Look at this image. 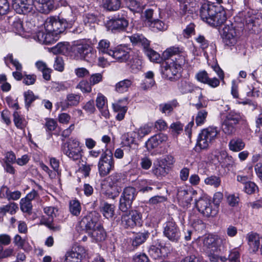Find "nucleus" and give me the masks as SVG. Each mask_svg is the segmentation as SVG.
Listing matches in <instances>:
<instances>
[{
  "mask_svg": "<svg viewBox=\"0 0 262 262\" xmlns=\"http://www.w3.org/2000/svg\"><path fill=\"white\" fill-rule=\"evenodd\" d=\"M224 240L217 235L208 234L202 239L203 249L206 252H219Z\"/></svg>",
  "mask_w": 262,
  "mask_h": 262,
  "instance_id": "nucleus-9",
  "label": "nucleus"
},
{
  "mask_svg": "<svg viewBox=\"0 0 262 262\" xmlns=\"http://www.w3.org/2000/svg\"><path fill=\"white\" fill-rule=\"evenodd\" d=\"M178 104V103L177 101H173L170 103L160 104V110L163 113H170Z\"/></svg>",
  "mask_w": 262,
  "mask_h": 262,
  "instance_id": "nucleus-47",
  "label": "nucleus"
},
{
  "mask_svg": "<svg viewBox=\"0 0 262 262\" xmlns=\"http://www.w3.org/2000/svg\"><path fill=\"white\" fill-rule=\"evenodd\" d=\"M81 207L80 202L76 200H73L69 202V211L75 216H78L81 212Z\"/></svg>",
  "mask_w": 262,
  "mask_h": 262,
  "instance_id": "nucleus-41",
  "label": "nucleus"
},
{
  "mask_svg": "<svg viewBox=\"0 0 262 262\" xmlns=\"http://www.w3.org/2000/svg\"><path fill=\"white\" fill-rule=\"evenodd\" d=\"M18 207L14 203H10L7 205H5L2 207L0 208V212L6 213V212H9L11 214H13L15 213L16 209Z\"/></svg>",
  "mask_w": 262,
  "mask_h": 262,
  "instance_id": "nucleus-57",
  "label": "nucleus"
},
{
  "mask_svg": "<svg viewBox=\"0 0 262 262\" xmlns=\"http://www.w3.org/2000/svg\"><path fill=\"white\" fill-rule=\"evenodd\" d=\"M155 183L151 180H142L139 182V190L143 193L150 191L153 189L152 186H155Z\"/></svg>",
  "mask_w": 262,
  "mask_h": 262,
  "instance_id": "nucleus-39",
  "label": "nucleus"
},
{
  "mask_svg": "<svg viewBox=\"0 0 262 262\" xmlns=\"http://www.w3.org/2000/svg\"><path fill=\"white\" fill-rule=\"evenodd\" d=\"M109 186L113 191L107 190L108 196L115 199L118 196L124 183L123 176L120 173H114L109 177Z\"/></svg>",
  "mask_w": 262,
  "mask_h": 262,
  "instance_id": "nucleus-7",
  "label": "nucleus"
},
{
  "mask_svg": "<svg viewBox=\"0 0 262 262\" xmlns=\"http://www.w3.org/2000/svg\"><path fill=\"white\" fill-rule=\"evenodd\" d=\"M166 139V137L162 134H157L151 137L146 143V146L148 150H151L157 147Z\"/></svg>",
  "mask_w": 262,
  "mask_h": 262,
  "instance_id": "nucleus-27",
  "label": "nucleus"
},
{
  "mask_svg": "<svg viewBox=\"0 0 262 262\" xmlns=\"http://www.w3.org/2000/svg\"><path fill=\"white\" fill-rule=\"evenodd\" d=\"M246 25L252 33H258L262 30V17H247Z\"/></svg>",
  "mask_w": 262,
  "mask_h": 262,
  "instance_id": "nucleus-24",
  "label": "nucleus"
},
{
  "mask_svg": "<svg viewBox=\"0 0 262 262\" xmlns=\"http://www.w3.org/2000/svg\"><path fill=\"white\" fill-rule=\"evenodd\" d=\"M103 215L107 219L112 218L115 214V206L105 203L102 207Z\"/></svg>",
  "mask_w": 262,
  "mask_h": 262,
  "instance_id": "nucleus-44",
  "label": "nucleus"
},
{
  "mask_svg": "<svg viewBox=\"0 0 262 262\" xmlns=\"http://www.w3.org/2000/svg\"><path fill=\"white\" fill-rule=\"evenodd\" d=\"M121 0H102V7L108 11H115L121 7Z\"/></svg>",
  "mask_w": 262,
  "mask_h": 262,
  "instance_id": "nucleus-30",
  "label": "nucleus"
},
{
  "mask_svg": "<svg viewBox=\"0 0 262 262\" xmlns=\"http://www.w3.org/2000/svg\"><path fill=\"white\" fill-rule=\"evenodd\" d=\"M133 260L134 262H150L145 253L136 254L133 257Z\"/></svg>",
  "mask_w": 262,
  "mask_h": 262,
  "instance_id": "nucleus-64",
  "label": "nucleus"
},
{
  "mask_svg": "<svg viewBox=\"0 0 262 262\" xmlns=\"http://www.w3.org/2000/svg\"><path fill=\"white\" fill-rule=\"evenodd\" d=\"M183 49L178 47H171L167 49L163 53L164 58L170 60L178 54L182 53Z\"/></svg>",
  "mask_w": 262,
  "mask_h": 262,
  "instance_id": "nucleus-37",
  "label": "nucleus"
},
{
  "mask_svg": "<svg viewBox=\"0 0 262 262\" xmlns=\"http://www.w3.org/2000/svg\"><path fill=\"white\" fill-rule=\"evenodd\" d=\"M149 235V233L147 231L136 233L132 239V246L135 248H137L146 241Z\"/></svg>",
  "mask_w": 262,
  "mask_h": 262,
  "instance_id": "nucleus-31",
  "label": "nucleus"
},
{
  "mask_svg": "<svg viewBox=\"0 0 262 262\" xmlns=\"http://www.w3.org/2000/svg\"><path fill=\"white\" fill-rule=\"evenodd\" d=\"M223 40L226 46H234L237 41V33L231 25H227L223 29Z\"/></svg>",
  "mask_w": 262,
  "mask_h": 262,
  "instance_id": "nucleus-14",
  "label": "nucleus"
},
{
  "mask_svg": "<svg viewBox=\"0 0 262 262\" xmlns=\"http://www.w3.org/2000/svg\"><path fill=\"white\" fill-rule=\"evenodd\" d=\"M73 49L76 56L87 61H90L94 55L92 48L87 43L76 45Z\"/></svg>",
  "mask_w": 262,
  "mask_h": 262,
  "instance_id": "nucleus-11",
  "label": "nucleus"
},
{
  "mask_svg": "<svg viewBox=\"0 0 262 262\" xmlns=\"http://www.w3.org/2000/svg\"><path fill=\"white\" fill-rule=\"evenodd\" d=\"M163 229L164 236L170 242L173 243L179 242L181 237L180 230L172 219H170L163 224Z\"/></svg>",
  "mask_w": 262,
  "mask_h": 262,
  "instance_id": "nucleus-5",
  "label": "nucleus"
},
{
  "mask_svg": "<svg viewBox=\"0 0 262 262\" xmlns=\"http://www.w3.org/2000/svg\"><path fill=\"white\" fill-rule=\"evenodd\" d=\"M137 192L133 187L124 188L120 198L119 209L122 212L128 211L131 207L133 202L135 199Z\"/></svg>",
  "mask_w": 262,
  "mask_h": 262,
  "instance_id": "nucleus-8",
  "label": "nucleus"
},
{
  "mask_svg": "<svg viewBox=\"0 0 262 262\" xmlns=\"http://www.w3.org/2000/svg\"><path fill=\"white\" fill-rule=\"evenodd\" d=\"M46 32V38H45L44 43L46 45H50L55 43L59 39V36L54 32Z\"/></svg>",
  "mask_w": 262,
  "mask_h": 262,
  "instance_id": "nucleus-46",
  "label": "nucleus"
},
{
  "mask_svg": "<svg viewBox=\"0 0 262 262\" xmlns=\"http://www.w3.org/2000/svg\"><path fill=\"white\" fill-rule=\"evenodd\" d=\"M98 171L101 177L107 176L114 168V161L112 154L103 153L98 164Z\"/></svg>",
  "mask_w": 262,
  "mask_h": 262,
  "instance_id": "nucleus-10",
  "label": "nucleus"
},
{
  "mask_svg": "<svg viewBox=\"0 0 262 262\" xmlns=\"http://www.w3.org/2000/svg\"><path fill=\"white\" fill-rule=\"evenodd\" d=\"M13 121L16 127L19 129H24L26 125V121L17 111H15L13 114Z\"/></svg>",
  "mask_w": 262,
  "mask_h": 262,
  "instance_id": "nucleus-42",
  "label": "nucleus"
},
{
  "mask_svg": "<svg viewBox=\"0 0 262 262\" xmlns=\"http://www.w3.org/2000/svg\"><path fill=\"white\" fill-rule=\"evenodd\" d=\"M181 69L180 67L176 66L174 62L168 60L163 64L161 72L165 78L171 79L179 73Z\"/></svg>",
  "mask_w": 262,
  "mask_h": 262,
  "instance_id": "nucleus-15",
  "label": "nucleus"
},
{
  "mask_svg": "<svg viewBox=\"0 0 262 262\" xmlns=\"http://www.w3.org/2000/svg\"><path fill=\"white\" fill-rule=\"evenodd\" d=\"M218 158L219 162L227 167L232 166L234 164V160L233 157L229 156L227 153L225 151L220 152Z\"/></svg>",
  "mask_w": 262,
  "mask_h": 262,
  "instance_id": "nucleus-32",
  "label": "nucleus"
},
{
  "mask_svg": "<svg viewBox=\"0 0 262 262\" xmlns=\"http://www.w3.org/2000/svg\"><path fill=\"white\" fill-rule=\"evenodd\" d=\"M228 204L231 207L237 206L238 204L239 199L235 194H229L227 198Z\"/></svg>",
  "mask_w": 262,
  "mask_h": 262,
  "instance_id": "nucleus-63",
  "label": "nucleus"
},
{
  "mask_svg": "<svg viewBox=\"0 0 262 262\" xmlns=\"http://www.w3.org/2000/svg\"><path fill=\"white\" fill-rule=\"evenodd\" d=\"M171 62H174L176 66H179L182 68V66L185 62V53L184 50L182 53L178 54L176 56H174L169 60Z\"/></svg>",
  "mask_w": 262,
  "mask_h": 262,
  "instance_id": "nucleus-51",
  "label": "nucleus"
},
{
  "mask_svg": "<svg viewBox=\"0 0 262 262\" xmlns=\"http://www.w3.org/2000/svg\"><path fill=\"white\" fill-rule=\"evenodd\" d=\"M80 142L74 138H70L62 143L61 150L63 153L73 161L79 160L82 157L83 150Z\"/></svg>",
  "mask_w": 262,
  "mask_h": 262,
  "instance_id": "nucleus-3",
  "label": "nucleus"
},
{
  "mask_svg": "<svg viewBox=\"0 0 262 262\" xmlns=\"http://www.w3.org/2000/svg\"><path fill=\"white\" fill-rule=\"evenodd\" d=\"M133 81L131 79H126L120 81L116 84V91L120 93H123L128 91L132 85Z\"/></svg>",
  "mask_w": 262,
  "mask_h": 262,
  "instance_id": "nucleus-38",
  "label": "nucleus"
},
{
  "mask_svg": "<svg viewBox=\"0 0 262 262\" xmlns=\"http://www.w3.org/2000/svg\"><path fill=\"white\" fill-rule=\"evenodd\" d=\"M63 17H47L44 23V27L47 31L54 32L58 35L63 32L68 28H71L75 22L74 18L72 19Z\"/></svg>",
  "mask_w": 262,
  "mask_h": 262,
  "instance_id": "nucleus-1",
  "label": "nucleus"
},
{
  "mask_svg": "<svg viewBox=\"0 0 262 262\" xmlns=\"http://www.w3.org/2000/svg\"><path fill=\"white\" fill-rule=\"evenodd\" d=\"M99 223L94 213L91 212L83 216L79 223L82 230L89 234Z\"/></svg>",
  "mask_w": 262,
  "mask_h": 262,
  "instance_id": "nucleus-12",
  "label": "nucleus"
},
{
  "mask_svg": "<svg viewBox=\"0 0 262 262\" xmlns=\"http://www.w3.org/2000/svg\"><path fill=\"white\" fill-rule=\"evenodd\" d=\"M151 132V127L147 125H145L140 127L137 131V134L139 138H142Z\"/></svg>",
  "mask_w": 262,
  "mask_h": 262,
  "instance_id": "nucleus-62",
  "label": "nucleus"
},
{
  "mask_svg": "<svg viewBox=\"0 0 262 262\" xmlns=\"http://www.w3.org/2000/svg\"><path fill=\"white\" fill-rule=\"evenodd\" d=\"M135 132L127 133L122 136V143L124 146L130 147L135 143Z\"/></svg>",
  "mask_w": 262,
  "mask_h": 262,
  "instance_id": "nucleus-40",
  "label": "nucleus"
},
{
  "mask_svg": "<svg viewBox=\"0 0 262 262\" xmlns=\"http://www.w3.org/2000/svg\"><path fill=\"white\" fill-rule=\"evenodd\" d=\"M154 76V74L151 71H148L145 73V78L148 79L149 81V82L146 81L144 82L142 88L144 90H146L151 88L155 84V80L153 79Z\"/></svg>",
  "mask_w": 262,
  "mask_h": 262,
  "instance_id": "nucleus-45",
  "label": "nucleus"
},
{
  "mask_svg": "<svg viewBox=\"0 0 262 262\" xmlns=\"http://www.w3.org/2000/svg\"><path fill=\"white\" fill-rule=\"evenodd\" d=\"M205 183L207 185L212 186L215 188L218 187L221 183L220 177L215 176L208 177L205 179Z\"/></svg>",
  "mask_w": 262,
  "mask_h": 262,
  "instance_id": "nucleus-49",
  "label": "nucleus"
},
{
  "mask_svg": "<svg viewBox=\"0 0 262 262\" xmlns=\"http://www.w3.org/2000/svg\"><path fill=\"white\" fill-rule=\"evenodd\" d=\"M228 146L230 150L238 152L244 148L245 143L241 139L234 138L230 141Z\"/></svg>",
  "mask_w": 262,
  "mask_h": 262,
  "instance_id": "nucleus-33",
  "label": "nucleus"
},
{
  "mask_svg": "<svg viewBox=\"0 0 262 262\" xmlns=\"http://www.w3.org/2000/svg\"><path fill=\"white\" fill-rule=\"evenodd\" d=\"M8 61H9L15 68L16 71H22L23 67L21 64L17 60L13 58L12 54H9L5 57V61L6 65H8Z\"/></svg>",
  "mask_w": 262,
  "mask_h": 262,
  "instance_id": "nucleus-53",
  "label": "nucleus"
},
{
  "mask_svg": "<svg viewBox=\"0 0 262 262\" xmlns=\"http://www.w3.org/2000/svg\"><path fill=\"white\" fill-rule=\"evenodd\" d=\"M144 25L145 26H148L151 28H156L159 30H166L167 26L163 21L157 19H154V17H142Z\"/></svg>",
  "mask_w": 262,
  "mask_h": 262,
  "instance_id": "nucleus-25",
  "label": "nucleus"
},
{
  "mask_svg": "<svg viewBox=\"0 0 262 262\" xmlns=\"http://www.w3.org/2000/svg\"><path fill=\"white\" fill-rule=\"evenodd\" d=\"M208 116V112L205 110H201L199 111L195 116V122L196 126H202L206 121Z\"/></svg>",
  "mask_w": 262,
  "mask_h": 262,
  "instance_id": "nucleus-43",
  "label": "nucleus"
},
{
  "mask_svg": "<svg viewBox=\"0 0 262 262\" xmlns=\"http://www.w3.org/2000/svg\"><path fill=\"white\" fill-rule=\"evenodd\" d=\"M165 249V247L163 246L161 242L158 239L149 246L148 252L151 257L157 259L165 256L166 253L163 251Z\"/></svg>",
  "mask_w": 262,
  "mask_h": 262,
  "instance_id": "nucleus-20",
  "label": "nucleus"
},
{
  "mask_svg": "<svg viewBox=\"0 0 262 262\" xmlns=\"http://www.w3.org/2000/svg\"><path fill=\"white\" fill-rule=\"evenodd\" d=\"M203 21L212 27H218L226 21V17H202Z\"/></svg>",
  "mask_w": 262,
  "mask_h": 262,
  "instance_id": "nucleus-35",
  "label": "nucleus"
},
{
  "mask_svg": "<svg viewBox=\"0 0 262 262\" xmlns=\"http://www.w3.org/2000/svg\"><path fill=\"white\" fill-rule=\"evenodd\" d=\"M121 216V225L125 228H133L136 226H141L142 214L137 210L123 212Z\"/></svg>",
  "mask_w": 262,
  "mask_h": 262,
  "instance_id": "nucleus-6",
  "label": "nucleus"
},
{
  "mask_svg": "<svg viewBox=\"0 0 262 262\" xmlns=\"http://www.w3.org/2000/svg\"><path fill=\"white\" fill-rule=\"evenodd\" d=\"M219 133L216 127L210 126L202 129L198 137L196 149H207L215 141Z\"/></svg>",
  "mask_w": 262,
  "mask_h": 262,
  "instance_id": "nucleus-4",
  "label": "nucleus"
},
{
  "mask_svg": "<svg viewBox=\"0 0 262 262\" xmlns=\"http://www.w3.org/2000/svg\"><path fill=\"white\" fill-rule=\"evenodd\" d=\"M20 209L24 212L30 213L32 209V204L31 202L25 198L21 199L20 202Z\"/></svg>",
  "mask_w": 262,
  "mask_h": 262,
  "instance_id": "nucleus-54",
  "label": "nucleus"
},
{
  "mask_svg": "<svg viewBox=\"0 0 262 262\" xmlns=\"http://www.w3.org/2000/svg\"><path fill=\"white\" fill-rule=\"evenodd\" d=\"M44 212L49 216L47 220L44 217L42 219L41 222L42 224L46 225L49 228L54 231H58L60 228L59 226H54L52 223L53 218L56 216V212L57 209L54 207H46L44 208Z\"/></svg>",
  "mask_w": 262,
  "mask_h": 262,
  "instance_id": "nucleus-19",
  "label": "nucleus"
},
{
  "mask_svg": "<svg viewBox=\"0 0 262 262\" xmlns=\"http://www.w3.org/2000/svg\"><path fill=\"white\" fill-rule=\"evenodd\" d=\"M235 125H236L225 120L223 124V130L226 134H232L235 131Z\"/></svg>",
  "mask_w": 262,
  "mask_h": 262,
  "instance_id": "nucleus-55",
  "label": "nucleus"
},
{
  "mask_svg": "<svg viewBox=\"0 0 262 262\" xmlns=\"http://www.w3.org/2000/svg\"><path fill=\"white\" fill-rule=\"evenodd\" d=\"M128 25V21L124 17H113L105 23V26L108 30L112 31L122 30Z\"/></svg>",
  "mask_w": 262,
  "mask_h": 262,
  "instance_id": "nucleus-16",
  "label": "nucleus"
},
{
  "mask_svg": "<svg viewBox=\"0 0 262 262\" xmlns=\"http://www.w3.org/2000/svg\"><path fill=\"white\" fill-rule=\"evenodd\" d=\"M84 251L81 246L73 247L71 251L66 253L64 262H81Z\"/></svg>",
  "mask_w": 262,
  "mask_h": 262,
  "instance_id": "nucleus-18",
  "label": "nucleus"
},
{
  "mask_svg": "<svg viewBox=\"0 0 262 262\" xmlns=\"http://www.w3.org/2000/svg\"><path fill=\"white\" fill-rule=\"evenodd\" d=\"M129 39L133 44L141 46L143 50L149 46V41L142 34H133L129 37Z\"/></svg>",
  "mask_w": 262,
  "mask_h": 262,
  "instance_id": "nucleus-29",
  "label": "nucleus"
},
{
  "mask_svg": "<svg viewBox=\"0 0 262 262\" xmlns=\"http://www.w3.org/2000/svg\"><path fill=\"white\" fill-rule=\"evenodd\" d=\"M193 191L187 190L184 187H180L177 189V199L179 202L183 206L187 205L190 203L192 200Z\"/></svg>",
  "mask_w": 262,
  "mask_h": 262,
  "instance_id": "nucleus-21",
  "label": "nucleus"
},
{
  "mask_svg": "<svg viewBox=\"0 0 262 262\" xmlns=\"http://www.w3.org/2000/svg\"><path fill=\"white\" fill-rule=\"evenodd\" d=\"M35 7L40 13L48 14L54 7V0H34Z\"/></svg>",
  "mask_w": 262,
  "mask_h": 262,
  "instance_id": "nucleus-23",
  "label": "nucleus"
},
{
  "mask_svg": "<svg viewBox=\"0 0 262 262\" xmlns=\"http://www.w3.org/2000/svg\"><path fill=\"white\" fill-rule=\"evenodd\" d=\"M89 235L96 242H102L106 237V233L103 227L99 224Z\"/></svg>",
  "mask_w": 262,
  "mask_h": 262,
  "instance_id": "nucleus-26",
  "label": "nucleus"
},
{
  "mask_svg": "<svg viewBox=\"0 0 262 262\" xmlns=\"http://www.w3.org/2000/svg\"><path fill=\"white\" fill-rule=\"evenodd\" d=\"M178 88L182 94L192 92L194 93L195 97L198 98V102L193 105L197 110L207 106V101L204 99L202 94V89L200 88L195 86L192 83L186 80H182L179 82L178 84Z\"/></svg>",
  "mask_w": 262,
  "mask_h": 262,
  "instance_id": "nucleus-2",
  "label": "nucleus"
},
{
  "mask_svg": "<svg viewBox=\"0 0 262 262\" xmlns=\"http://www.w3.org/2000/svg\"><path fill=\"white\" fill-rule=\"evenodd\" d=\"M195 78L198 81L206 84L209 80V76L205 71H202L195 75Z\"/></svg>",
  "mask_w": 262,
  "mask_h": 262,
  "instance_id": "nucleus-60",
  "label": "nucleus"
},
{
  "mask_svg": "<svg viewBox=\"0 0 262 262\" xmlns=\"http://www.w3.org/2000/svg\"><path fill=\"white\" fill-rule=\"evenodd\" d=\"M12 2L13 8L18 14L29 15L32 9L31 0H13Z\"/></svg>",
  "mask_w": 262,
  "mask_h": 262,
  "instance_id": "nucleus-17",
  "label": "nucleus"
},
{
  "mask_svg": "<svg viewBox=\"0 0 262 262\" xmlns=\"http://www.w3.org/2000/svg\"><path fill=\"white\" fill-rule=\"evenodd\" d=\"M110 46V42L109 41L106 39H102L99 42L97 49L100 52L108 55V52L111 50L108 49Z\"/></svg>",
  "mask_w": 262,
  "mask_h": 262,
  "instance_id": "nucleus-52",
  "label": "nucleus"
},
{
  "mask_svg": "<svg viewBox=\"0 0 262 262\" xmlns=\"http://www.w3.org/2000/svg\"><path fill=\"white\" fill-rule=\"evenodd\" d=\"M195 204L199 211L204 216L209 217L216 213V211L212 209L211 201L207 198L200 199L196 202Z\"/></svg>",
  "mask_w": 262,
  "mask_h": 262,
  "instance_id": "nucleus-13",
  "label": "nucleus"
},
{
  "mask_svg": "<svg viewBox=\"0 0 262 262\" xmlns=\"http://www.w3.org/2000/svg\"><path fill=\"white\" fill-rule=\"evenodd\" d=\"M13 26L14 29V31L16 32V33L21 35H23L24 31L28 32L30 31L29 30H25L23 27L22 21L20 20V19H18V20L16 21H14Z\"/></svg>",
  "mask_w": 262,
  "mask_h": 262,
  "instance_id": "nucleus-59",
  "label": "nucleus"
},
{
  "mask_svg": "<svg viewBox=\"0 0 262 262\" xmlns=\"http://www.w3.org/2000/svg\"><path fill=\"white\" fill-rule=\"evenodd\" d=\"M242 120V118L240 114L235 112H230L229 113L225 119V120L236 125L238 124Z\"/></svg>",
  "mask_w": 262,
  "mask_h": 262,
  "instance_id": "nucleus-50",
  "label": "nucleus"
},
{
  "mask_svg": "<svg viewBox=\"0 0 262 262\" xmlns=\"http://www.w3.org/2000/svg\"><path fill=\"white\" fill-rule=\"evenodd\" d=\"M248 245L253 252H256L259 249L260 245V237L258 234L251 232L249 233L246 236Z\"/></svg>",
  "mask_w": 262,
  "mask_h": 262,
  "instance_id": "nucleus-28",
  "label": "nucleus"
},
{
  "mask_svg": "<svg viewBox=\"0 0 262 262\" xmlns=\"http://www.w3.org/2000/svg\"><path fill=\"white\" fill-rule=\"evenodd\" d=\"M108 55L120 62H125L129 58L127 49L122 47H118L114 50H110Z\"/></svg>",
  "mask_w": 262,
  "mask_h": 262,
  "instance_id": "nucleus-22",
  "label": "nucleus"
},
{
  "mask_svg": "<svg viewBox=\"0 0 262 262\" xmlns=\"http://www.w3.org/2000/svg\"><path fill=\"white\" fill-rule=\"evenodd\" d=\"M81 96L80 94H75L73 93L69 94L67 96L66 102L67 106H62V110L65 108L68 107L69 106H77L80 102Z\"/></svg>",
  "mask_w": 262,
  "mask_h": 262,
  "instance_id": "nucleus-34",
  "label": "nucleus"
},
{
  "mask_svg": "<svg viewBox=\"0 0 262 262\" xmlns=\"http://www.w3.org/2000/svg\"><path fill=\"white\" fill-rule=\"evenodd\" d=\"M163 164L164 162L163 160H158L157 164H154L152 172L156 177H159L166 174V169Z\"/></svg>",
  "mask_w": 262,
  "mask_h": 262,
  "instance_id": "nucleus-36",
  "label": "nucleus"
},
{
  "mask_svg": "<svg viewBox=\"0 0 262 262\" xmlns=\"http://www.w3.org/2000/svg\"><path fill=\"white\" fill-rule=\"evenodd\" d=\"M91 84L85 80H82L77 85L76 88L80 89L83 93H89L92 91Z\"/></svg>",
  "mask_w": 262,
  "mask_h": 262,
  "instance_id": "nucleus-48",
  "label": "nucleus"
},
{
  "mask_svg": "<svg viewBox=\"0 0 262 262\" xmlns=\"http://www.w3.org/2000/svg\"><path fill=\"white\" fill-rule=\"evenodd\" d=\"M145 54L148 58L152 61H157L160 58V55L156 51L148 47L146 49L144 50Z\"/></svg>",
  "mask_w": 262,
  "mask_h": 262,
  "instance_id": "nucleus-56",
  "label": "nucleus"
},
{
  "mask_svg": "<svg viewBox=\"0 0 262 262\" xmlns=\"http://www.w3.org/2000/svg\"><path fill=\"white\" fill-rule=\"evenodd\" d=\"M96 102V106L100 111L106 107V98L102 94H98Z\"/></svg>",
  "mask_w": 262,
  "mask_h": 262,
  "instance_id": "nucleus-58",
  "label": "nucleus"
},
{
  "mask_svg": "<svg viewBox=\"0 0 262 262\" xmlns=\"http://www.w3.org/2000/svg\"><path fill=\"white\" fill-rule=\"evenodd\" d=\"M127 99H125L124 100H119L117 102L113 104V108L115 112H121L124 109L127 110V107L125 106L126 104Z\"/></svg>",
  "mask_w": 262,
  "mask_h": 262,
  "instance_id": "nucleus-61",
  "label": "nucleus"
}]
</instances>
